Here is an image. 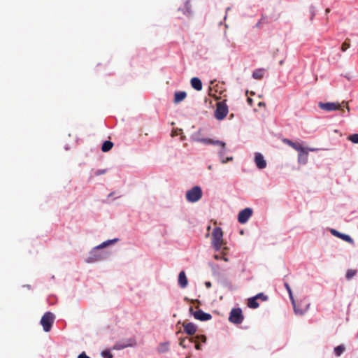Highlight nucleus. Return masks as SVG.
<instances>
[{"instance_id":"f257e3e1","label":"nucleus","mask_w":358,"mask_h":358,"mask_svg":"<svg viewBox=\"0 0 358 358\" xmlns=\"http://www.w3.org/2000/svg\"><path fill=\"white\" fill-rule=\"evenodd\" d=\"M117 241H118L117 238H114L113 240H108V241H106L102 243L99 246L96 247L94 248V250L90 253V255L88 257V259H87V262H94L100 261V260L103 259L105 257V255L103 254L100 253L98 251V250L101 249V248H103L113 243L117 242Z\"/></svg>"},{"instance_id":"f03ea898","label":"nucleus","mask_w":358,"mask_h":358,"mask_svg":"<svg viewBox=\"0 0 358 358\" xmlns=\"http://www.w3.org/2000/svg\"><path fill=\"white\" fill-rule=\"evenodd\" d=\"M212 243L216 250H219L223 244V232L220 227H215L212 233Z\"/></svg>"},{"instance_id":"7ed1b4c3","label":"nucleus","mask_w":358,"mask_h":358,"mask_svg":"<svg viewBox=\"0 0 358 358\" xmlns=\"http://www.w3.org/2000/svg\"><path fill=\"white\" fill-rule=\"evenodd\" d=\"M229 109L226 103V100L219 101L216 103V109L215 110V117L218 120H223L228 114Z\"/></svg>"},{"instance_id":"20e7f679","label":"nucleus","mask_w":358,"mask_h":358,"mask_svg":"<svg viewBox=\"0 0 358 358\" xmlns=\"http://www.w3.org/2000/svg\"><path fill=\"white\" fill-rule=\"evenodd\" d=\"M186 199L191 203L198 201L202 196V190L200 187L194 186L186 193Z\"/></svg>"},{"instance_id":"39448f33","label":"nucleus","mask_w":358,"mask_h":358,"mask_svg":"<svg viewBox=\"0 0 358 358\" xmlns=\"http://www.w3.org/2000/svg\"><path fill=\"white\" fill-rule=\"evenodd\" d=\"M55 320V315L50 312H46L41 320V324L45 332L50 331Z\"/></svg>"},{"instance_id":"423d86ee","label":"nucleus","mask_w":358,"mask_h":358,"mask_svg":"<svg viewBox=\"0 0 358 358\" xmlns=\"http://www.w3.org/2000/svg\"><path fill=\"white\" fill-rule=\"evenodd\" d=\"M243 318L241 308H233L230 312L229 320L231 323L238 324L243 322Z\"/></svg>"},{"instance_id":"0eeeda50","label":"nucleus","mask_w":358,"mask_h":358,"mask_svg":"<svg viewBox=\"0 0 358 358\" xmlns=\"http://www.w3.org/2000/svg\"><path fill=\"white\" fill-rule=\"evenodd\" d=\"M136 345V340L133 338H129V339H127L124 341L117 342V343H115L113 345V349L116 350H122L126 348H128V347H134Z\"/></svg>"},{"instance_id":"6e6552de","label":"nucleus","mask_w":358,"mask_h":358,"mask_svg":"<svg viewBox=\"0 0 358 358\" xmlns=\"http://www.w3.org/2000/svg\"><path fill=\"white\" fill-rule=\"evenodd\" d=\"M189 311L194 315L195 319L200 321H207L212 318V315L210 314L204 313L201 309L194 311L192 307H190Z\"/></svg>"},{"instance_id":"1a4fd4ad","label":"nucleus","mask_w":358,"mask_h":358,"mask_svg":"<svg viewBox=\"0 0 358 358\" xmlns=\"http://www.w3.org/2000/svg\"><path fill=\"white\" fill-rule=\"evenodd\" d=\"M252 215V210L250 208H246L238 213V221L241 224H244L248 222Z\"/></svg>"},{"instance_id":"9d476101","label":"nucleus","mask_w":358,"mask_h":358,"mask_svg":"<svg viewBox=\"0 0 358 358\" xmlns=\"http://www.w3.org/2000/svg\"><path fill=\"white\" fill-rule=\"evenodd\" d=\"M319 107L324 110L327 111H333L339 110L341 107V104L338 103H332V102H328V103H319Z\"/></svg>"},{"instance_id":"9b49d317","label":"nucleus","mask_w":358,"mask_h":358,"mask_svg":"<svg viewBox=\"0 0 358 358\" xmlns=\"http://www.w3.org/2000/svg\"><path fill=\"white\" fill-rule=\"evenodd\" d=\"M316 150V149H314V148H304L303 149V150H301L300 152H299V155H298V162L300 164H305L307 163L308 162V151H315Z\"/></svg>"},{"instance_id":"f8f14e48","label":"nucleus","mask_w":358,"mask_h":358,"mask_svg":"<svg viewBox=\"0 0 358 358\" xmlns=\"http://www.w3.org/2000/svg\"><path fill=\"white\" fill-rule=\"evenodd\" d=\"M255 162L258 169H263L266 166V162L261 153H256Z\"/></svg>"},{"instance_id":"ddd939ff","label":"nucleus","mask_w":358,"mask_h":358,"mask_svg":"<svg viewBox=\"0 0 358 358\" xmlns=\"http://www.w3.org/2000/svg\"><path fill=\"white\" fill-rule=\"evenodd\" d=\"M285 287H286L288 293H289V298H290V300L292 301V303L293 305V307H294V312L297 315H303L304 313V311L303 310H298L296 308V302L294 299V297H293V295H292V289L289 287V285H288V283H285Z\"/></svg>"},{"instance_id":"4468645a","label":"nucleus","mask_w":358,"mask_h":358,"mask_svg":"<svg viewBox=\"0 0 358 358\" xmlns=\"http://www.w3.org/2000/svg\"><path fill=\"white\" fill-rule=\"evenodd\" d=\"M182 327H184V331L188 335H194L196 331V325L192 322H184Z\"/></svg>"},{"instance_id":"2eb2a0df","label":"nucleus","mask_w":358,"mask_h":358,"mask_svg":"<svg viewBox=\"0 0 358 358\" xmlns=\"http://www.w3.org/2000/svg\"><path fill=\"white\" fill-rule=\"evenodd\" d=\"M331 233L334 236H336L338 238H340L342 240H343L345 241H347V242H348L350 244H354L353 239L349 235H347V234H341L339 231H336V229H331Z\"/></svg>"},{"instance_id":"dca6fc26","label":"nucleus","mask_w":358,"mask_h":358,"mask_svg":"<svg viewBox=\"0 0 358 358\" xmlns=\"http://www.w3.org/2000/svg\"><path fill=\"white\" fill-rule=\"evenodd\" d=\"M220 150L219 151L218 155L221 159V162L222 164H226L228 162L232 161L233 160L232 157H228L224 158V155L227 152L226 143H224V145L220 146Z\"/></svg>"},{"instance_id":"f3484780","label":"nucleus","mask_w":358,"mask_h":358,"mask_svg":"<svg viewBox=\"0 0 358 358\" xmlns=\"http://www.w3.org/2000/svg\"><path fill=\"white\" fill-rule=\"evenodd\" d=\"M197 141L199 142L206 143V144H212V145H217V146L224 145V142H222V141H220L218 140L214 141V140L210 139V138H199Z\"/></svg>"},{"instance_id":"a211bd4d","label":"nucleus","mask_w":358,"mask_h":358,"mask_svg":"<svg viewBox=\"0 0 358 358\" xmlns=\"http://www.w3.org/2000/svg\"><path fill=\"white\" fill-rule=\"evenodd\" d=\"M187 96V94L185 92L180 91L176 92L174 94V99L173 102L174 103H178L181 101H182Z\"/></svg>"},{"instance_id":"6ab92c4d","label":"nucleus","mask_w":358,"mask_h":358,"mask_svg":"<svg viewBox=\"0 0 358 358\" xmlns=\"http://www.w3.org/2000/svg\"><path fill=\"white\" fill-rule=\"evenodd\" d=\"M178 283L180 287L185 288L187 287L188 281L184 271H181L178 275Z\"/></svg>"},{"instance_id":"aec40b11","label":"nucleus","mask_w":358,"mask_h":358,"mask_svg":"<svg viewBox=\"0 0 358 358\" xmlns=\"http://www.w3.org/2000/svg\"><path fill=\"white\" fill-rule=\"evenodd\" d=\"M191 85L194 90L197 91L202 90V83L198 78L194 77L191 79Z\"/></svg>"},{"instance_id":"412c9836","label":"nucleus","mask_w":358,"mask_h":358,"mask_svg":"<svg viewBox=\"0 0 358 358\" xmlns=\"http://www.w3.org/2000/svg\"><path fill=\"white\" fill-rule=\"evenodd\" d=\"M264 72L265 71L264 69H256L252 73V77L254 79L260 80L264 77Z\"/></svg>"},{"instance_id":"4be33fe9","label":"nucleus","mask_w":358,"mask_h":358,"mask_svg":"<svg viewBox=\"0 0 358 358\" xmlns=\"http://www.w3.org/2000/svg\"><path fill=\"white\" fill-rule=\"evenodd\" d=\"M113 146V143L111 141H106L102 145L101 150L104 152H108L112 149Z\"/></svg>"},{"instance_id":"5701e85b","label":"nucleus","mask_w":358,"mask_h":358,"mask_svg":"<svg viewBox=\"0 0 358 358\" xmlns=\"http://www.w3.org/2000/svg\"><path fill=\"white\" fill-rule=\"evenodd\" d=\"M257 299L255 296L248 299V306L250 308H257L259 307V303L257 301Z\"/></svg>"},{"instance_id":"b1692460","label":"nucleus","mask_w":358,"mask_h":358,"mask_svg":"<svg viewBox=\"0 0 358 358\" xmlns=\"http://www.w3.org/2000/svg\"><path fill=\"white\" fill-rule=\"evenodd\" d=\"M345 350V346L343 345H340L334 348V353L336 356L339 357L344 352Z\"/></svg>"},{"instance_id":"393cba45","label":"nucleus","mask_w":358,"mask_h":358,"mask_svg":"<svg viewBox=\"0 0 358 358\" xmlns=\"http://www.w3.org/2000/svg\"><path fill=\"white\" fill-rule=\"evenodd\" d=\"M350 39L349 38H346L345 41L343 43L342 45H341V50L343 52H345L346 51L348 48H350Z\"/></svg>"},{"instance_id":"a878e982","label":"nucleus","mask_w":358,"mask_h":358,"mask_svg":"<svg viewBox=\"0 0 358 358\" xmlns=\"http://www.w3.org/2000/svg\"><path fill=\"white\" fill-rule=\"evenodd\" d=\"M347 139L353 143L357 144L358 143V134L349 135L347 137Z\"/></svg>"},{"instance_id":"bb28decb","label":"nucleus","mask_w":358,"mask_h":358,"mask_svg":"<svg viewBox=\"0 0 358 358\" xmlns=\"http://www.w3.org/2000/svg\"><path fill=\"white\" fill-rule=\"evenodd\" d=\"M357 274V270L350 269L346 273V278L348 280L351 279Z\"/></svg>"},{"instance_id":"cd10ccee","label":"nucleus","mask_w":358,"mask_h":358,"mask_svg":"<svg viewBox=\"0 0 358 358\" xmlns=\"http://www.w3.org/2000/svg\"><path fill=\"white\" fill-rule=\"evenodd\" d=\"M168 350H169V343H161L160 347L159 348V352H165L168 351Z\"/></svg>"},{"instance_id":"c85d7f7f","label":"nucleus","mask_w":358,"mask_h":358,"mask_svg":"<svg viewBox=\"0 0 358 358\" xmlns=\"http://www.w3.org/2000/svg\"><path fill=\"white\" fill-rule=\"evenodd\" d=\"M292 148H294V150H296L298 152H300L301 150H303V149L305 148L300 143H295V142L293 143Z\"/></svg>"},{"instance_id":"c756f323","label":"nucleus","mask_w":358,"mask_h":358,"mask_svg":"<svg viewBox=\"0 0 358 358\" xmlns=\"http://www.w3.org/2000/svg\"><path fill=\"white\" fill-rule=\"evenodd\" d=\"M101 355L104 358H113V355L110 353L109 350H104L101 352Z\"/></svg>"},{"instance_id":"7c9ffc66","label":"nucleus","mask_w":358,"mask_h":358,"mask_svg":"<svg viewBox=\"0 0 358 358\" xmlns=\"http://www.w3.org/2000/svg\"><path fill=\"white\" fill-rule=\"evenodd\" d=\"M214 258L217 260H219V259H223L224 262H228V258L224 257V256H222L220 254H216L214 255Z\"/></svg>"},{"instance_id":"2f4dec72","label":"nucleus","mask_w":358,"mask_h":358,"mask_svg":"<svg viewBox=\"0 0 358 358\" xmlns=\"http://www.w3.org/2000/svg\"><path fill=\"white\" fill-rule=\"evenodd\" d=\"M179 345L183 348H187V345L186 344V338H180Z\"/></svg>"},{"instance_id":"473e14b6","label":"nucleus","mask_w":358,"mask_h":358,"mask_svg":"<svg viewBox=\"0 0 358 358\" xmlns=\"http://www.w3.org/2000/svg\"><path fill=\"white\" fill-rule=\"evenodd\" d=\"M257 299H262V301H266L267 299V296L264 295L263 293H259L255 296Z\"/></svg>"},{"instance_id":"72a5a7b5","label":"nucleus","mask_w":358,"mask_h":358,"mask_svg":"<svg viewBox=\"0 0 358 358\" xmlns=\"http://www.w3.org/2000/svg\"><path fill=\"white\" fill-rule=\"evenodd\" d=\"M195 338H196L197 340L201 341L203 343H206V337L204 335L196 336Z\"/></svg>"},{"instance_id":"f704fd0d","label":"nucleus","mask_w":358,"mask_h":358,"mask_svg":"<svg viewBox=\"0 0 358 358\" xmlns=\"http://www.w3.org/2000/svg\"><path fill=\"white\" fill-rule=\"evenodd\" d=\"M282 141L290 147H292L293 143H294L288 138H284Z\"/></svg>"},{"instance_id":"c9c22d12","label":"nucleus","mask_w":358,"mask_h":358,"mask_svg":"<svg viewBox=\"0 0 358 358\" xmlns=\"http://www.w3.org/2000/svg\"><path fill=\"white\" fill-rule=\"evenodd\" d=\"M78 358H90L88 357L84 352L80 354L78 357Z\"/></svg>"},{"instance_id":"e433bc0d","label":"nucleus","mask_w":358,"mask_h":358,"mask_svg":"<svg viewBox=\"0 0 358 358\" xmlns=\"http://www.w3.org/2000/svg\"><path fill=\"white\" fill-rule=\"evenodd\" d=\"M308 308V305H307L304 308H299V307L296 306V308H297L298 310H303V311H304V313L307 310Z\"/></svg>"},{"instance_id":"4c0bfd02","label":"nucleus","mask_w":358,"mask_h":358,"mask_svg":"<svg viewBox=\"0 0 358 358\" xmlns=\"http://www.w3.org/2000/svg\"><path fill=\"white\" fill-rule=\"evenodd\" d=\"M264 17H262V19L259 21V22L257 24V27H259L260 24L264 22Z\"/></svg>"},{"instance_id":"58836bf2","label":"nucleus","mask_w":358,"mask_h":358,"mask_svg":"<svg viewBox=\"0 0 358 358\" xmlns=\"http://www.w3.org/2000/svg\"><path fill=\"white\" fill-rule=\"evenodd\" d=\"M205 285H206V287L207 288H210V287H211L212 284H211V282H205Z\"/></svg>"},{"instance_id":"ea45409f","label":"nucleus","mask_w":358,"mask_h":358,"mask_svg":"<svg viewBox=\"0 0 358 358\" xmlns=\"http://www.w3.org/2000/svg\"><path fill=\"white\" fill-rule=\"evenodd\" d=\"M195 348L198 350H201V345L198 343L195 344Z\"/></svg>"},{"instance_id":"a19ab883","label":"nucleus","mask_w":358,"mask_h":358,"mask_svg":"<svg viewBox=\"0 0 358 358\" xmlns=\"http://www.w3.org/2000/svg\"><path fill=\"white\" fill-rule=\"evenodd\" d=\"M247 101L250 105H251L252 103V99L251 98H248Z\"/></svg>"},{"instance_id":"79ce46f5","label":"nucleus","mask_w":358,"mask_h":358,"mask_svg":"<svg viewBox=\"0 0 358 358\" xmlns=\"http://www.w3.org/2000/svg\"><path fill=\"white\" fill-rule=\"evenodd\" d=\"M105 173V171H104V170H102V171L99 170V171H98V172H97V175L103 174V173Z\"/></svg>"},{"instance_id":"37998d69","label":"nucleus","mask_w":358,"mask_h":358,"mask_svg":"<svg viewBox=\"0 0 358 358\" xmlns=\"http://www.w3.org/2000/svg\"><path fill=\"white\" fill-rule=\"evenodd\" d=\"M258 105H259V106H265V103H262V102H259Z\"/></svg>"},{"instance_id":"c03bdc74","label":"nucleus","mask_w":358,"mask_h":358,"mask_svg":"<svg viewBox=\"0 0 358 358\" xmlns=\"http://www.w3.org/2000/svg\"><path fill=\"white\" fill-rule=\"evenodd\" d=\"M176 135H178L177 132L172 131V136H174Z\"/></svg>"},{"instance_id":"a18cd8bd","label":"nucleus","mask_w":358,"mask_h":358,"mask_svg":"<svg viewBox=\"0 0 358 358\" xmlns=\"http://www.w3.org/2000/svg\"><path fill=\"white\" fill-rule=\"evenodd\" d=\"M193 341H194V338H192L189 339V343H192Z\"/></svg>"},{"instance_id":"49530a36","label":"nucleus","mask_w":358,"mask_h":358,"mask_svg":"<svg viewBox=\"0 0 358 358\" xmlns=\"http://www.w3.org/2000/svg\"><path fill=\"white\" fill-rule=\"evenodd\" d=\"M330 11L329 8L326 9V13H329Z\"/></svg>"},{"instance_id":"de8ad7c7","label":"nucleus","mask_w":358,"mask_h":358,"mask_svg":"<svg viewBox=\"0 0 358 358\" xmlns=\"http://www.w3.org/2000/svg\"><path fill=\"white\" fill-rule=\"evenodd\" d=\"M346 108H347V109H348V110H350V109H349V107H348V105L346 106Z\"/></svg>"},{"instance_id":"09e8293b","label":"nucleus","mask_w":358,"mask_h":358,"mask_svg":"<svg viewBox=\"0 0 358 358\" xmlns=\"http://www.w3.org/2000/svg\"><path fill=\"white\" fill-rule=\"evenodd\" d=\"M186 358H189V357H186Z\"/></svg>"},{"instance_id":"8fccbe9b","label":"nucleus","mask_w":358,"mask_h":358,"mask_svg":"<svg viewBox=\"0 0 358 358\" xmlns=\"http://www.w3.org/2000/svg\"><path fill=\"white\" fill-rule=\"evenodd\" d=\"M357 338H358V334H357Z\"/></svg>"}]
</instances>
